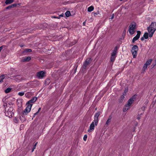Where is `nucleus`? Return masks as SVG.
<instances>
[{"label": "nucleus", "instance_id": "nucleus-1", "mask_svg": "<svg viewBox=\"0 0 156 156\" xmlns=\"http://www.w3.org/2000/svg\"><path fill=\"white\" fill-rule=\"evenodd\" d=\"M136 23L134 22H132L130 24L129 26V32L131 35L134 34L136 29Z\"/></svg>", "mask_w": 156, "mask_h": 156}, {"label": "nucleus", "instance_id": "nucleus-2", "mask_svg": "<svg viewBox=\"0 0 156 156\" xmlns=\"http://www.w3.org/2000/svg\"><path fill=\"white\" fill-rule=\"evenodd\" d=\"M138 50V47L136 45H134L132 48L131 52L133 56V58L136 57Z\"/></svg>", "mask_w": 156, "mask_h": 156}, {"label": "nucleus", "instance_id": "nucleus-3", "mask_svg": "<svg viewBox=\"0 0 156 156\" xmlns=\"http://www.w3.org/2000/svg\"><path fill=\"white\" fill-rule=\"evenodd\" d=\"M147 30L148 32L151 31L154 32L156 30V22H152L149 27L147 28Z\"/></svg>", "mask_w": 156, "mask_h": 156}, {"label": "nucleus", "instance_id": "nucleus-4", "mask_svg": "<svg viewBox=\"0 0 156 156\" xmlns=\"http://www.w3.org/2000/svg\"><path fill=\"white\" fill-rule=\"evenodd\" d=\"M22 77L20 75L10 76V80H13L14 81L20 82L22 79Z\"/></svg>", "mask_w": 156, "mask_h": 156}, {"label": "nucleus", "instance_id": "nucleus-5", "mask_svg": "<svg viewBox=\"0 0 156 156\" xmlns=\"http://www.w3.org/2000/svg\"><path fill=\"white\" fill-rule=\"evenodd\" d=\"M91 62L92 59L90 58H87L83 63V64L82 66L83 69H86L87 66Z\"/></svg>", "mask_w": 156, "mask_h": 156}, {"label": "nucleus", "instance_id": "nucleus-6", "mask_svg": "<svg viewBox=\"0 0 156 156\" xmlns=\"http://www.w3.org/2000/svg\"><path fill=\"white\" fill-rule=\"evenodd\" d=\"M100 115L99 112H96L94 115V119L93 121H94L95 122V126H97L98 125V117Z\"/></svg>", "mask_w": 156, "mask_h": 156}, {"label": "nucleus", "instance_id": "nucleus-7", "mask_svg": "<svg viewBox=\"0 0 156 156\" xmlns=\"http://www.w3.org/2000/svg\"><path fill=\"white\" fill-rule=\"evenodd\" d=\"M135 95H134L131 98H130L128 101L127 104L126 105L130 107L131 105L133 104L134 100L136 99Z\"/></svg>", "mask_w": 156, "mask_h": 156}, {"label": "nucleus", "instance_id": "nucleus-8", "mask_svg": "<svg viewBox=\"0 0 156 156\" xmlns=\"http://www.w3.org/2000/svg\"><path fill=\"white\" fill-rule=\"evenodd\" d=\"M137 34L134 37L132 40V42L134 43L140 37V36L141 34V32L140 30L137 31Z\"/></svg>", "mask_w": 156, "mask_h": 156}, {"label": "nucleus", "instance_id": "nucleus-9", "mask_svg": "<svg viewBox=\"0 0 156 156\" xmlns=\"http://www.w3.org/2000/svg\"><path fill=\"white\" fill-rule=\"evenodd\" d=\"M94 123H95L94 121H93L90 124L89 128L87 130L88 132L90 133L94 131L95 125V124H94Z\"/></svg>", "mask_w": 156, "mask_h": 156}, {"label": "nucleus", "instance_id": "nucleus-10", "mask_svg": "<svg viewBox=\"0 0 156 156\" xmlns=\"http://www.w3.org/2000/svg\"><path fill=\"white\" fill-rule=\"evenodd\" d=\"M37 99V98L36 97H34L31 99L29 101L26 103L27 104H32V103H34L36 101Z\"/></svg>", "mask_w": 156, "mask_h": 156}, {"label": "nucleus", "instance_id": "nucleus-11", "mask_svg": "<svg viewBox=\"0 0 156 156\" xmlns=\"http://www.w3.org/2000/svg\"><path fill=\"white\" fill-rule=\"evenodd\" d=\"M45 73L43 71H41L37 72V76L40 78H43L44 76V75Z\"/></svg>", "mask_w": 156, "mask_h": 156}, {"label": "nucleus", "instance_id": "nucleus-12", "mask_svg": "<svg viewBox=\"0 0 156 156\" xmlns=\"http://www.w3.org/2000/svg\"><path fill=\"white\" fill-rule=\"evenodd\" d=\"M29 112L27 109H25L21 113V115L22 117L27 115Z\"/></svg>", "mask_w": 156, "mask_h": 156}, {"label": "nucleus", "instance_id": "nucleus-13", "mask_svg": "<svg viewBox=\"0 0 156 156\" xmlns=\"http://www.w3.org/2000/svg\"><path fill=\"white\" fill-rule=\"evenodd\" d=\"M6 76L5 75H2L0 76V84L3 82Z\"/></svg>", "mask_w": 156, "mask_h": 156}, {"label": "nucleus", "instance_id": "nucleus-14", "mask_svg": "<svg viewBox=\"0 0 156 156\" xmlns=\"http://www.w3.org/2000/svg\"><path fill=\"white\" fill-rule=\"evenodd\" d=\"M8 98V97H5V98L3 99L2 100L3 101H4L5 100V102L4 104V106H5V105L7 106L8 105H9V102L7 101Z\"/></svg>", "mask_w": 156, "mask_h": 156}, {"label": "nucleus", "instance_id": "nucleus-15", "mask_svg": "<svg viewBox=\"0 0 156 156\" xmlns=\"http://www.w3.org/2000/svg\"><path fill=\"white\" fill-rule=\"evenodd\" d=\"M27 107L26 108V109H27V110L30 112L31 110L32 106L33 105L32 104H27Z\"/></svg>", "mask_w": 156, "mask_h": 156}, {"label": "nucleus", "instance_id": "nucleus-16", "mask_svg": "<svg viewBox=\"0 0 156 156\" xmlns=\"http://www.w3.org/2000/svg\"><path fill=\"white\" fill-rule=\"evenodd\" d=\"M31 59V58L30 57L28 56L25 57L23 59V61L25 62H28L30 61Z\"/></svg>", "mask_w": 156, "mask_h": 156}, {"label": "nucleus", "instance_id": "nucleus-17", "mask_svg": "<svg viewBox=\"0 0 156 156\" xmlns=\"http://www.w3.org/2000/svg\"><path fill=\"white\" fill-rule=\"evenodd\" d=\"M20 4H16V3H14V4H12L10 5V8H13V7H18L20 6Z\"/></svg>", "mask_w": 156, "mask_h": 156}, {"label": "nucleus", "instance_id": "nucleus-18", "mask_svg": "<svg viewBox=\"0 0 156 156\" xmlns=\"http://www.w3.org/2000/svg\"><path fill=\"white\" fill-rule=\"evenodd\" d=\"M116 57V56H112V55H111V57L110 58L111 62H113L115 60Z\"/></svg>", "mask_w": 156, "mask_h": 156}, {"label": "nucleus", "instance_id": "nucleus-19", "mask_svg": "<svg viewBox=\"0 0 156 156\" xmlns=\"http://www.w3.org/2000/svg\"><path fill=\"white\" fill-rule=\"evenodd\" d=\"M130 108V107L126 105H125L124 107L123 108V111L124 112H125L127 110H128L129 108Z\"/></svg>", "mask_w": 156, "mask_h": 156}, {"label": "nucleus", "instance_id": "nucleus-20", "mask_svg": "<svg viewBox=\"0 0 156 156\" xmlns=\"http://www.w3.org/2000/svg\"><path fill=\"white\" fill-rule=\"evenodd\" d=\"M94 9V7L93 6H91L89 7L87 9V11L89 12H91L93 11Z\"/></svg>", "mask_w": 156, "mask_h": 156}, {"label": "nucleus", "instance_id": "nucleus-21", "mask_svg": "<svg viewBox=\"0 0 156 156\" xmlns=\"http://www.w3.org/2000/svg\"><path fill=\"white\" fill-rule=\"evenodd\" d=\"M148 65H146L145 64H144V66L143 67L142 73H144V72L145 71L146 69H147Z\"/></svg>", "mask_w": 156, "mask_h": 156}, {"label": "nucleus", "instance_id": "nucleus-22", "mask_svg": "<svg viewBox=\"0 0 156 156\" xmlns=\"http://www.w3.org/2000/svg\"><path fill=\"white\" fill-rule=\"evenodd\" d=\"M16 90V87L10 85V92L12 91H13L14 90Z\"/></svg>", "mask_w": 156, "mask_h": 156}, {"label": "nucleus", "instance_id": "nucleus-23", "mask_svg": "<svg viewBox=\"0 0 156 156\" xmlns=\"http://www.w3.org/2000/svg\"><path fill=\"white\" fill-rule=\"evenodd\" d=\"M152 59H149L147 60L146 61V62L145 64L146 65L148 66L151 63V62L152 61Z\"/></svg>", "mask_w": 156, "mask_h": 156}, {"label": "nucleus", "instance_id": "nucleus-24", "mask_svg": "<svg viewBox=\"0 0 156 156\" xmlns=\"http://www.w3.org/2000/svg\"><path fill=\"white\" fill-rule=\"evenodd\" d=\"M143 37L145 39H147L148 37V33L147 32H145L144 35Z\"/></svg>", "mask_w": 156, "mask_h": 156}, {"label": "nucleus", "instance_id": "nucleus-25", "mask_svg": "<svg viewBox=\"0 0 156 156\" xmlns=\"http://www.w3.org/2000/svg\"><path fill=\"white\" fill-rule=\"evenodd\" d=\"M32 51V50L29 48H26L24 50V52H30Z\"/></svg>", "mask_w": 156, "mask_h": 156}, {"label": "nucleus", "instance_id": "nucleus-26", "mask_svg": "<svg viewBox=\"0 0 156 156\" xmlns=\"http://www.w3.org/2000/svg\"><path fill=\"white\" fill-rule=\"evenodd\" d=\"M65 15L66 16L69 17L70 15V12L69 11H67L65 13Z\"/></svg>", "mask_w": 156, "mask_h": 156}, {"label": "nucleus", "instance_id": "nucleus-27", "mask_svg": "<svg viewBox=\"0 0 156 156\" xmlns=\"http://www.w3.org/2000/svg\"><path fill=\"white\" fill-rule=\"evenodd\" d=\"M154 31H153H153H151V32H149V37H152L153 35V34H154Z\"/></svg>", "mask_w": 156, "mask_h": 156}, {"label": "nucleus", "instance_id": "nucleus-28", "mask_svg": "<svg viewBox=\"0 0 156 156\" xmlns=\"http://www.w3.org/2000/svg\"><path fill=\"white\" fill-rule=\"evenodd\" d=\"M5 111H6V110H5ZM9 110L7 111V112H5V115L7 116H8L9 118L10 117L9 115Z\"/></svg>", "mask_w": 156, "mask_h": 156}, {"label": "nucleus", "instance_id": "nucleus-29", "mask_svg": "<svg viewBox=\"0 0 156 156\" xmlns=\"http://www.w3.org/2000/svg\"><path fill=\"white\" fill-rule=\"evenodd\" d=\"M117 52L112 51V52L111 53V55L114 56H116Z\"/></svg>", "mask_w": 156, "mask_h": 156}, {"label": "nucleus", "instance_id": "nucleus-30", "mask_svg": "<svg viewBox=\"0 0 156 156\" xmlns=\"http://www.w3.org/2000/svg\"><path fill=\"white\" fill-rule=\"evenodd\" d=\"M24 94V92H19L18 93V95L20 96H23Z\"/></svg>", "mask_w": 156, "mask_h": 156}, {"label": "nucleus", "instance_id": "nucleus-31", "mask_svg": "<svg viewBox=\"0 0 156 156\" xmlns=\"http://www.w3.org/2000/svg\"><path fill=\"white\" fill-rule=\"evenodd\" d=\"M118 49H119V48L118 47V46H116L114 48L113 51L117 52V51L118 50Z\"/></svg>", "mask_w": 156, "mask_h": 156}, {"label": "nucleus", "instance_id": "nucleus-32", "mask_svg": "<svg viewBox=\"0 0 156 156\" xmlns=\"http://www.w3.org/2000/svg\"><path fill=\"white\" fill-rule=\"evenodd\" d=\"M10 111L12 110V112H11V115H10V116H11V117H12V114L13 115V113H14V112L15 111V110H14V112H13V108H12L11 107H10Z\"/></svg>", "mask_w": 156, "mask_h": 156}, {"label": "nucleus", "instance_id": "nucleus-33", "mask_svg": "<svg viewBox=\"0 0 156 156\" xmlns=\"http://www.w3.org/2000/svg\"><path fill=\"white\" fill-rule=\"evenodd\" d=\"M13 121L15 123H17L19 120L16 118H15L13 119Z\"/></svg>", "mask_w": 156, "mask_h": 156}, {"label": "nucleus", "instance_id": "nucleus-34", "mask_svg": "<svg viewBox=\"0 0 156 156\" xmlns=\"http://www.w3.org/2000/svg\"><path fill=\"white\" fill-rule=\"evenodd\" d=\"M87 134H85L84 135L83 137V140L84 141H86L87 140Z\"/></svg>", "mask_w": 156, "mask_h": 156}, {"label": "nucleus", "instance_id": "nucleus-35", "mask_svg": "<svg viewBox=\"0 0 156 156\" xmlns=\"http://www.w3.org/2000/svg\"><path fill=\"white\" fill-rule=\"evenodd\" d=\"M5 92L6 93H7L10 92V87H8L6 90H5Z\"/></svg>", "mask_w": 156, "mask_h": 156}, {"label": "nucleus", "instance_id": "nucleus-36", "mask_svg": "<svg viewBox=\"0 0 156 156\" xmlns=\"http://www.w3.org/2000/svg\"><path fill=\"white\" fill-rule=\"evenodd\" d=\"M128 91V89H125L124 91V92L122 94L125 96L126 95V93Z\"/></svg>", "mask_w": 156, "mask_h": 156}, {"label": "nucleus", "instance_id": "nucleus-37", "mask_svg": "<svg viewBox=\"0 0 156 156\" xmlns=\"http://www.w3.org/2000/svg\"><path fill=\"white\" fill-rule=\"evenodd\" d=\"M111 118H108V120L106 121V124H107V125L111 121Z\"/></svg>", "mask_w": 156, "mask_h": 156}, {"label": "nucleus", "instance_id": "nucleus-38", "mask_svg": "<svg viewBox=\"0 0 156 156\" xmlns=\"http://www.w3.org/2000/svg\"><path fill=\"white\" fill-rule=\"evenodd\" d=\"M124 96H125V95H124L123 94H122V95L121 96V97H120V99H121V101H122L123 100L124 98H125Z\"/></svg>", "mask_w": 156, "mask_h": 156}, {"label": "nucleus", "instance_id": "nucleus-39", "mask_svg": "<svg viewBox=\"0 0 156 156\" xmlns=\"http://www.w3.org/2000/svg\"><path fill=\"white\" fill-rule=\"evenodd\" d=\"M6 4H10V0H6L5 2Z\"/></svg>", "mask_w": 156, "mask_h": 156}, {"label": "nucleus", "instance_id": "nucleus-40", "mask_svg": "<svg viewBox=\"0 0 156 156\" xmlns=\"http://www.w3.org/2000/svg\"><path fill=\"white\" fill-rule=\"evenodd\" d=\"M144 38H145L143 37L141 38L140 39L142 41H143L144 40Z\"/></svg>", "mask_w": 156, "mask_h": 156}, {"label": "nucleus", "instance_id": "nucleus-41", "mask_svg": "<svg viewBox=\"0 0 156 156\" xmlns=\"http://www.w3.org/2000/svg\"><path fill=\"white\" fill-rule=\"evenodd\" d=\"M77 67H76L75 69H73L74 71V73H75L76 72Z\"/></svg>", "mask_w": 156, "mask_h": 156}, {"label": "nucleus", "instance_id": "nucleus-42", "mask_svg": "<svg viewBox=\"0 0 156 156\" xmlns=\"http://www.w3.org/2000/svg\"><path fill=\"white\" fill-rule=\"evenodd\" d=\"M38 112H36V113H34V116H35V115H37V114H38Z\"/></svg>", "mask_w": 156, "mask_h": 156}, {"label": "nucleus", "instance_id": "nucleus-43", "mask_svg": "<svg viewBox=\"0 0 156 156\" xmlns=\"http://www.w3.org/2000/svg\"><path fill=\"white\" fill-rule=\"evenodd\" d=\"M37 142H36L35 144L34 145V147H36V145H37Z\"/></svg>", "mask_w": 156, "mask_h": 156}, {"label": "nucleus", "instance_id": "nucleus-44", "mask_svg": "<svg viewBox=\"0 0 156 156\" xmlns=\"http://www.w3.org/2000/svg\"><path fill=\"white\" fill-rule=\"evenodd\" d=\"M14 0H10V4L13 2Z\"/></svg>", "mask_w": 156, "mask_h": 156}, {"label": "nucleus", "instance_id": "nucleus-45", "mask_svg": "<svg viewBox=\"0 0 156 156\" xmlns=\"http://www.w3.org/2000/svg\"><path fill=\"white\" fill-rule=\"evenodd\" d=\"M2 49V46L0 47V52L1 51V50Z\"/></svg>", "mask_w": 156, "mask_h": 156}, {"label": "nucleus", "instance_id": "nucleus-46", "mask_svg": "<svg viewBox=\"0 0 156 156\" xmlns=\"http://www.w3.org/2000/svg\"><path fill=\"white\" fill-rule=\"evenodd\" d=\"M41 110V108H40L38 109V111L37 112H39Z\"/></svg>", "mask_w": 156, "mask_h": 156}, {"label": "nucleus", "instance_id": "nucleus-47", "mask_svg": "<svg viewBox=\"0 0 156 156\" xmlns=\"http://www.w3.org/2000/svg\"><path fill=\"white\" fill-rule=\"evenodd\" d=\"M9 8H10V5H9V6H8L7 7L6 9H9Z\"/></svg>", "mask_w": 156, "mask_h": 156}, {"label": "nucleus", "instance_id": "nucleus-48", "mask_svg": "<svg viewBox=\"0 0 156 156\" xmlns=\"http://www.w3.org/2000/svg\"><path fill=\"white\" fill-rule=\"evenodd\" d=\"M94 15L95 16V15H98V13H95V12L94 13Z\"/></svg>", "mask_w": 156, "mask_h": 156}, {"label": "nucleus", "instance_id": "nucleus-49", "mask_svg": "<svg viewBox=\"0 0 156 156\" xmlns=\"http://www.w3.org/2000/svg\"><path fill=\"white\" fill-rule=\"evenodd\" d=\"M34 148H33L32 150V152H33L34 151Z\"/></svg>", "mask_w": 156, "mask_h": 156}, {"label": "nucleus", "instance_id": "nucleus-50", "mask_svg": "<svg viewBox=\"0 0 156 156\" xmlns=\"http://www.w3.org/2000/svg\"><path fill=\"white\" fill-rule=\"evenodd\" d=\"M85 22H83V25H85Z\"/></svg>", "mask_w": 156, "mask_h": 156}, {"label": "nucleus", "instance_id": "nucleus-51", "mask_svg": "<svg viewBox=\"0 0 156 156\" xmlns=\"http://www.w3.org/2000/svg\"><path fill=\"white\" fill-rule=\"evenodd\" d=\"M25 95L26 97H27V93Z\"/></svg>", "mask_w": 156, "mask_h": 156}, {"label": "nucleus", "instance_id": "nucleus-52", "mask_svg": "<svg viewBox=\"0 0 156 156\" xmlns=\"http://www.w3.org/2000/svg\"><path fill=\"white\" fill-rule=\"evenodd\" d=\"M59 16H60V17H63V15L61 14V15H60Z\"/></svg>", "mask_w": 156, "mask_h": 156}, {"label": "nucleus", "instance_id": "nucleus-53", "mask_svg": "<svg viewBox=\"0 0 156 156\" xmlns=\"http://www.w3.org/2000/svg\"><path fill=\"white\" fill-rule=\"evenodd\" d=\"M140 119V117H138L137 118V119H138V120H139Z\"/></svg>", "mask_w": 156, "mask_h": 156}, {"label": "nucleus", "instance_id": "nucleus-54", "mask_svg": "<svg viewBox=\"0 0 156 156\" xmlns=\"http://www.w3.org/2000/svg\"><path fill=\"white\" fill-rule=\"evenodd\" d=\"M33 148H34V149H35L36 148V147L34 146Z\"/></svg>", "mask_w": 156, "mask_h": 156}, {"label": "nucleus", "instance_id": "nucleus-55", "mask_svg": "<svg viewBox=\"0 0 156 156\" xmlns=\"http://www.w3.org/2000/svg\"><path fill=\"white\" fill-rule=\"evenodd\" d=\"M54 18H57V17H56L55 16L54 17ZM57 18H59V17H57Z\"/></svg>", "mask_w": 156, "mask_h": 156}, {"label": "nucleus", "instance_id": "nucleus-56", "mask_svg": "<svg viewBox=\"0 0 156 156\" xmlns=\"http://www.w3.org/2000/svg\"><path fill=\"white\" fill-rule=\"evenodd\" d=\"M113 16L112 17V18H111V19H113Z\"/></svg>", "mask_w": 156, "mask_h": 156}, {"label": "nucleus", "instance_id": "nucleus-57", "mask_svg": "<svg viewBox=\"0 0 156 156\" xmlns=\"http://www.w3.org/2000/svg\"><path fill=\"white\" fill-rule=\"evenodd\" d=\"M155 65V64H154V65H153V67H154Z\"/></svg>", "mask_w": 156, "mask_h": 156}, {"label": "nucleus", "instance_id": "nucleus-58", "mask_svg": "<svg viewBox=\"0 0 156 156\" xmlns=\"http://www.w3.org/2000/svg\"><path fill=\"white\" fill-rule=\"evenodd\" d=\"M120 1H122L123 0H120Z\"/></svg>", "mask_w": 156, "mask_h": 156}, {"label": "nucleus", "instance_id": "nucleus-59", "mask_svg": "<svg viewBox=\"0 0 156 156\" xmlns=\"http://www.w3.org/2000/svg\"><path fill=\"white\" fill-rule=\"evenodd\" d=\"M155 61L156 62V60H155Z\"/></svg>", "mask_w": 156, "mask_h": 156}]
</instances>
